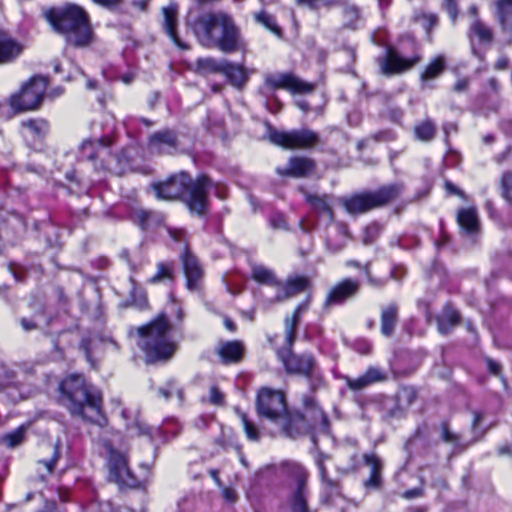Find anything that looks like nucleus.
Returning <instances> with one entry per match:
<instances>
[{
	"label": "nucleus",
	"mask_w": 512,
	"mask_h": 512,
	"mask_svg": "<svg viewBox=\"0 0 512 512\" xmlns=\"http://www.w3.org/2000/svg\"><path fill=\"white\" fill-rule=\"evenodd\" d=\"M306 199L318 214L327 218L328 223L334 221V214L328 196L307 195Z\"/></svg>",
	"instance_id": "31"
},
{
	"label": "nucleus",
	"mask_w": 512,
	"mask_h": 512,
	"mask_svg": "<svg viewBox=\"0 0 512 512\" xmlns=\"http://www.w3.org/2000/svg\"><path fill=\"white\" fill-rule=\"evenodd\" d=\"M508 66V59L505 56H500L495 62V68L498 70H503Z\"/></svg>",
	"instance_id": "61"
},
{
	"label": "nucleus",
	"mask_w": 512,
	"mask_h": 512,
	"mask_svg": "<svg viewBox=\"0 0 512 512\" xmlns=\"http://www.w3.org/2000/svg\"><path fill=\"white\" fill-rule=\"evenodd\" d=\"M184 273L187 279L189 290H196L203 276V270L197 258L189 251H185L182 256Z\"/></svg>",
	"instance_id": "17"
},
{
	"label": "nucleus",
	"mask_w": 512,
	"mask_h": 512,
	"mask_svg": "<svg viewBox=\"0 0 512 512\" xmlns=\"http://www.w3.org/2000/svg\"><path fill=\"white\" fill-rule=\"evenodd\" d=\"M360 283L352 279H344L337 283L329 291L324 305L326 307L343 303L345 300L355 296L359 291Z\"/></svg>",
	"instance_id": "15"
},
{
	"label": "nucleus",
	"mask_w": 512,
	"mask_h": 512,
	"mask_svg": "<svg viewBox=\"0 0 512 512\" xmlns=\"http://www.w3.org/2000/svg\"><path fill=\"white\" fill-rule=\"evenodd\" d=\"M445 6H446V10H447L449 16L454 21L457 17V9H456L455 0H445Z\"/></svg>",
	"instance_id": "57"
},
{
	"label": "nucleus",
	"mask_w": 512,
	"mask_h": 512,
	"mask_svg": "<svg viewBox=\"0 0 512 512\" xmlns=\"http://www.w3.org/2000/svg\"><path fill=\"white\" fill-rule=\"evenodd\" d=\"M110 141L106 138L99 140L86 139L80 145V153L82 158L94 161L97 157L98 148L109 147Z\"/></svg>",
	"instance_id": "32"
},
{
	"label": "nucleus",
	"mask_w": 512,
	"mask_h": 512,
	"mask_svg": "<svg viewBox=\"0 0 512 512\" xmlns=\"http://www.w3.org/2000/svg\"><path fill=\"white\" fill-rule=\"evenodd\" d=\"M171 328L163 314L148 325L138 328V346L145 352L147 362L168 360L173 356L177 345L169 334Z\"/></svg>",
	"instance_id": "5"
},
{
	"label": "nucleus",
	"mask_w": 512,
	"mask_h": 512,
	"mask_svg": "<svg viewBox=\"0 0 512 512\" xmlns=\"http://www.w3.org/2000/svg\"><path fill=\"white\" fill-rule=\"evenodd\" d=\"M307 303H302L297 306L291 317H286L284 320L285 339L289 346L293 345L295 341V330L300 321V315L307 309Z\"/></svg>",
	"instance_id": "30"
},
{
	"label": "nucleus",
	"mask_w": 512,
	"mask_h": 512,
	"mask_svg": "<svg viewBox=\"0 0 512 512\" xmlns=\"http://www.w3.org/2000/svg\"><path fill=\"white\" fill-rule=\"evenodd\" d=\"M319 470H320L321 481H322L323 485H325L327 488H330L331 490L336 489L337 483L334 480L329 479L327 477L326 470H325V467L323 464H319Z\"/></svg>",
	"instance_id": "52"
},
{
	"label": "nucleus",
	"mask_w": 512,
	"mask_h": 512,
	"mask_svg": "<svg viewBox=\"0 0 512 512\" xmlns=\"http://www.w3.org/2000/svg\"><path fill=\"white\" fill-rule=\"evenodd\" d=\"M270 141L285 149H308L318 143V135L308 129L282 132L273 130L269 133Z\"/></svg>",
	"instance_id": "9"
},
{
	"label": "nucleus",
	"mask_w": 512,
	"mask_h": 512,
	"mask_svg": "<svg viewBox=\"0 0 512 512\" xmlns=\"http://www.w3.org/2000/svg\"><path fill=\"white\" fill-rule=\"evenodd\" d=\"M130 281L132 284L131 297L133 302L137 307L142 308L146 305L145 294L140 288L136 286V283L132 278H130Z\"/></svg>",
	"instance_id": "49"
},
{
	"label": "nucleus",
	"mask_w": 512,
	"mask_h": 512,
	"mask_svg": "<svg viewBox=\"0 0 512 512\" xmlns=\"http://www.w3.org/2000/svg\"><path fill=\"white\" fill-rule=\"evenodd\" d=\"M457 222L467 234L477 232L479 227L477 212L474 208H464L458 211Z\"/></svg>",
	"instance_id": "26"
},
{
	"label": "nucleus",
	"mask_w": 512,
	"mask_h": 512,
	"mask_svg": "<svg viewBox=\"0 0 512 512\" xmlns=\"http://www.w3.org/2000/svg\"><path fill=\"white\" fill-rule=\"evenodd\" d=\"M287 471L297 482V488L292 498V510L294 512H310L306 500L307 471L298 463L287 464Z\"/></svg>",
	"instance_id": "13"
},
{
	"label": "nucleus",
	"mask_w": 512,
	"mask_h": 512,
	"mask_svg": "<svg viewBox=\"0 0 512 512\" xmlns=\"http://www.w3.org/2000/svg\"><path fill=\"white\" fill-rule=\"evenodd\" d=\"M244 347L239 341H226L218 346V354L225 364L236 363L241 360Z\"/></svg>",
	"instance_id": "23"
},
{
	"label": "nucleus",
	"mask_w": 512,
	"mask_h": 512,
	"mask_svg": "<svg viewBox=\"0 0 512 512\" xmlns=\"http://www.w3.org/2000/svg\"><path fill=\"white\" fill-rule=\"evenodd\" d=\"M308 283V279L305 277H296L290 279L284 288V295H277L276 299L280 301L286 298L293 297L296 294L304 291L307 288Z\"/></svg>",
	"instance_id": "35"
},
{
	"label": "nucleus",
	"mask_w": 512,
	"mask_h": 512,
	"mask_svg": "<svg viewBox=\"0 0 512 512\" xmlns=\"http://www.w3.org/2000/svg\"><path fill=\"white\" fill-rule=\"evenodd\" d=\"M401 191V184H391L374 192H363L344 197L341 199V203L349 214L358 215L387 204L396 198Z\"/></svg>",
	"instance_id": "6"
},
{
	"label": "nucleus",
	"mask_w": 512,
	"mask_h": 512,
	"mask_svg": "<svg viewBox=\"0 0 512 512\" xmlns=\"http://www.w3.org/2000/svg\"><path fill=\"white\" fill-rule=\"evenodd\" d=\"M444 68L445 58L444 56L439 55L428 64L424 72L421 74V80L427 81L434 79L443 72Z\"/></svg>",
	"instance_id": "36"
},
{
	"label": "nucleus",
	"mask_w": 512,
	"mask_h": 512,
	"mask_svg": "<svg viewBox=\"0 0 512 512\" xmlns=\"http://www.w3.org/2000/svg\"><path fill=\"white\" fill-rule=\"evenodd\" d=\"M344 246H345V243H340V244L334 245L331 243V241L329 239L326 240L327 249L333 253L341 251L344 248Z\"/></svg>",
	"instance_id": "59"
},
{
	"label": "nucleus",
	"mask_w": 512,
	"mask_h": 512,
	"mask_svg": "<svg viewBox=\"0 0 512 512\" xmlns=\"http://www.w3.org/2000/svg\"><path fill=\"white\" fill-rule=\"evenodd\" d=\"M226 61L218 62L213 58H203L197 61V67L205 72L223 73Z\"/></svg>",
	"instance_id": "39"
},
{
	"label": "nucleus",
	"mask_w": 512,
	"mask_h": 512,
	"mask_svg": "<svg viewBox=\"0 0 512 512\" xmlns=\"http://www.w3.org/2000/svg\"><path fill=\"white\" fill-rule=\"evenodd\" d=\"M255 21L262 26H264L266 29L271 31L277 36H281V29L277 25L274 17L265 11H260L259 13H256L254 15Z\"/></svg>",
	"instance_id": "37"
},
{
	"label": "nucleus",
	"mask_w": 512,
	"mask_h": 512,
	"mask_svg": "<svg viewBox=\"0 0 512 512\" xmlns=\"http://www.w3.org/2000/svg\"><path fill=\"white\" fill-rule=\"evenodd\" d=\"M22 126L38 137L44 136L49 129L47 121L43 119L27 120L22 123Z\"/></svg>",
	"instance_id": "38"
},
{
	"label": "nucleus",
	"mask_w": 512,
	"mask_h": 512,
	"mask_svg": "<svg viewBox=\"0 0 512 512\" xmlns=\"http://www.w3.org/2000/svg\"><path fill=\"white\" fill-rule=\"evenodd\" d=\"M313 160L306 157H292L286 168H277L281 176L304 177L314 169Z\"/></svg>",
	"instance_id": "19"
},
{
	"label": "nucleus",
	"mask_w": 512,
	"mask_h": 512,
	"mask_svg": "<svg viewBox=\"0 0 512 512\" xmlns=\"http://www.w3.org/2000/svg\"><path fill=\"white\" fill-rule=\"evenodd\" d=\"M120 414L130 436H147L150 439V428L141 421L138 409L122 408Z\"/></svg>",
	"instance_id": "16"
},
{
	"label": "nucleus",
	"mask_w": 512,
	"mask_h": 512,
	"mask_svg": "<svg viewBox=\"0 0 512 512\" xmlns=\"http://www.w3.org/2000/svg\"><path fill=\"white\" fill-rule=\"evenodd\" d=\"M470 81L468 78H460L453 86V90L457 93L465 92L469 87Z\"/></svg>",
	"instance_id": "54"
},
{
	"label": "nucleus",
	"mask_w": 512,
	"mask_h": 512,
	"mask_svg": "<svg viewBox=\"0 0 512 512\" xmlns=\"http://www.w3.org/2000/svg\"><path fill=\"white\" fill-rule=\"evenodd\" d=\"M496 7L502 31L512 36V0H498Z\"/></svg>",
	"instance_id": "27"
},
{
	"label": "nucleus",
	"mask_w": 512,
	"mask_h": 512,
	"mask_svg": "<svg viewBox=\"0 0 512 512\" xmlns=\"http://www.w3.org/2000/svg\"><path fill=\"white\" fill-rule=\"evenodd\" d=\"M209 474H210L211 478L215 481L216 485L219 488L223 486V483H222V481L219 478V474H218L217 470L212 469V470L209 471Z\"/></svg>",
	"instance_id": "62"
},
{
	"label": "nucleus",
	"mask_w": 512,
	"mask_h": 512,
	"mask_svg": "<svg viewBox=\"0 0 512 512\" xmlns=\"http://www.w3.org/2000/svg\"><path fill=\"white\" fill-rule=\"evenodd\" d=\"M99 512H114L112 504L110 502H104L98 505Z\"/></svg>",
	"instance_id": "64"
},
{
	"label": "nucleus",
	"mask_w": 512,
	"mask_h": 512,
	"mask_svg": "<svg viewBox=\"0 0 512 512\" xmlns=\"http://www.w3.org/2000/svg\"><path fill=\"white\" fill-rule=\"evenodd\" d=\"M149 146L152 151L158 153H169L177 146V137L171 130H163L154 133L149 139Z\"/></svg>",
	"instance_id": "20"
},
{
	"label": "nucleus",
	"mask_w": 512,
	"mask_h": 512,
	"mask_svg": "<svg viewBox=\"0 0 512 512\" xmlns=\"http://www.w3.org/2000/svg\"><path fill=\"white\" fill-rule=\"evenodd\" d=\"M101 444L109 454L108 467L110 476L117 483L131 485L132 475L128 468L126 455L122 451L116 450L113 440L102 438Z\"/></svg>",
	"instance_id": "10"
},
{
	"label": "nucleus",
	"mask_w": 512,
	"mask_h": 512,
	"mask_svg": "<svg viewBox=\"0 0 512 512\" xmlns=\"http://www.w3.org/2000/svg\"><path fill=\"white\" fill-rule=\"evenodd\" d=\"M222 489V495L228 502H235L237 500V493L233 488L220 487Z\"/></svg>",
	"instance_id": "55"
},
{
	"label": "nucleus",
	"mask_w": 512,
	"mask_h": 512,
	"mask_svg": "<svg viewBox=\"0 0 512 512\" xmlns=\"http://www.w3.org/2000/svg\"><path fill=\"white\" fill-rule=\"evenodd\" d=\"M364 462L370 468V476L365 481L367 488L378 489L381 487L382 462L375 454L364 455Z\"/></svg>",
	"instance_id": "25"
},
{
	"label": "nucleus",
	"mask_w": 512,
	"mask_h": 512,
	"mask_svg": "<svg viewBox=\"0 0 512 512\" xmlns=\"http://www.w3.org/2000/svg\"><path fill=\"white\" fill-rule=\"evenodd\" d=\"M287 348L279 350L278 356L283 362L285 369L290 374H297L311 377L315 371V361L310 354L296 355L291 353V346L286 342Z\"/></svg>",
	"instance_id": "11"
},
{
	"label": "nucleus",
	"mask_w": 512,
	"mask_h": 512,
	"mask_svg": "<svg viewBox=\"0 0 512 512\" xmlns=\"http://www.w3.org/2000/svg\"><path fill=\"white\" fill-rule=\"evenodd\" d=\"M198 42L207 48H218L223 53L244 51L247 47L233 18L222 11L190 16L187 21Z\"/></svg>",
	"instance_id": "2"
},
{
	"label": "nucleus",
	"mask_w": 512,
	"mask_h": 512,
	"mask_svg": "<svg viewBox=\"0 0 512 512\" xmlns=\"http://www.w3.org/2000/svg\"><path fill=\"white\" fill-rule=\"evenodd\" d=\"M165 30L172 41L181 49H188V47L180 41L176 34L177 25V12L178 7L176 4H170L163 8Z\"/></svg>",
	"instance_id": "22"
},
{
	"label": "nucleus",
	"mask_w": 512,
	"mask_h": 512,
	"mask_svg": "<svg viewBox=\"0 0 512 512\" xmlns=\"http://www.w3.org/2000/svg\"><path fill=\"white\" fill-rule=\"evenodd\" d=\"M59 389L62 401L72 415L104 429L99 438L100 443L102 438H107L114 441L116 450L121 448V445L117 446L120 435L106 429L108 421L102 413L101 395L97 389L87 383L82 375L76 374L67 376L60 383Z\"/></svg>",
	"instance_id": "1"
},
{
	"label": "nucleus",
	"mask_w": 512,
	"mask_h": 512,
	"mask_svg": "<svg viewBox=\"0 0 512 512\" xmlns=\"http://www.w3.org/2000/svg\"><path fill=\"white\" fill-rule=\"evenodd\" d=\"M237 413L241 418L246 436L252 441H257L259 439V432L256 426L247 418L246 414L239 410H237Z\"/></svg>",
	"instance_id": "43"
},
{
	"label": "nucleus",
	"mask_w": 512,
	"mask_h": 512,
	"mask_svg": "<svg viewBox=\"0 0 512 512\" xmlns=\"http://www.w3.org/2000/svg\"><path fill=\"white\" fill-rule=\"evenodd\" d=\"M502 195L506 201L512 202V172H505L501 179Z\"/></svg>",
	"instance_id": "47"
},
{
	"label": "nucleus",
	"mask_w": 512,
	"mask_h": 512,
	"mask_svg": "<svg viewBox=\"0 0 512 512\" xmlns=\"http://www.w3.org/2000/svg\"><path fill=\"white\" fill-rule=\"evenodd\" d=\"M157 268H158L157 273L149 279L150 283H158L165 279L172 278V268L169 264L159 263Z\"/></svg>",
	"instance_id": "44"
},
{
	"label": "nucleus",
	"mask_w": 512,
	"mask_h": 512,
	"mask_svg": "<svg viewBox=\"0 0 512 512\" xmlns=\"http://www.w3.org/2000/svg\"><path fill=\"white\" fill-rule=\"evenodd\" d=\"M435 127L432 122L425 121L415 127L416 137L422 141H429L433 138Z\"/></svg>",
	"instance_id": "41"
},
{
	"label": "nucleus",
	"mask_w": 512,
	"mask_h": 512,
	"mask_svg": "<svg viewBox=\"0 0 512 512\" xmlns=\"http://www.w3.org/2000/svg\"><path fill=\"white\" fill-rule=\"evenodd\" d=\"M468 37L473 43L474 39L483 45H489L494 39L492 29L482 22L479 18H475L470 25Z\"/></svg>",
	"instance_id": "24"
},
{
	"label": "nucleus",
	"mask_w": 512,
	"mask_h": 512,
	"mask_svg": "<svg viewBox=\"0 0 512 512\" xmlns=\"http://www.w3.org/2000/svg\"><path fill=\"white\" fill-rule=\"evenodd\" d=\"M53 29L62 35L67 44L86 47L93 39V33L86 12L78 5L66 4L45 12Z\"/></svg>",
	"instance_id": "4"
},
{
	"label": "nucleus",
	"mask_w": 512,
	"mask_h": 512,
	"mask_svg": "<svg viewBox=\"0 0 512 512\" xmlns=\"http://www.w3.org/2000/svg\"><path fill=\"white\" fill-rule=\"evenodd\" d=\"M487 365H488L489 371L492 374L498 375L500 373L501 366L497 362L493 361L492 359H488L487 360Z\"/></svg>",
	"instance_id": "58"
},
{
	"label": "nucleus",
	"mask_w": 512,
	"mask_h": 512,
	"mask_svg": "<svg viewBox=\"0 0 512 512\" xmlns=\"http://www.w3.org/2000/svg\"><path fill=\"white\" fill-rule=\"evenodd\" d=\"M101 343V340L97 337L83 339L81 342V347L85 352L87 360L93 365L92 354L94 349Z\"/></svg>",
	"instance_id": "48"
},
{
	"label": "nucleus",
	"mask_w": 512,
	"mask_h": 512,
	"mask_svg": "<svg viewBox=\"0 0 512 512\" xmlns=\"http://www.w3.org/2000/svg\"><path fill=\"white\" fill-rule=\"evenodd\" d=\"M341 1L342 0H296L299 5L307 6L313 10H317L322 7H330Z\"/></svg>",
	"instance_id": "46"
},
{
	"label": "nucleus",
	"mask_w": 512,
	"mask_h": 512,
	"mask_svg": "<svg viewBox=\"0 0 512 512\" xmlns=\"http://www.w3.org/2000/svg\"><path fill=\"white\" fill-rule=\"evenodd\" d=\"M344 379L349 389L353 391H360L371 384L384 381L386 379V375L376 367H369L363 375L355 379L348 376Z\"/></svg>",
	"instance_id": "18"
},
{
	"label": "nucleus",
	"mask_w": 512,
	"mask_h": 512,
	"mask_svg": "<svg viewBox=\"0 0 512 512\" xmlns=\"http://www.w3.org/2000/svg\"><path fill=\"white\" fill-rule=\"evenodd\" d=\"M419 60V56L410 59L403 58L396 50L389 48L386 57L380 63V69L386 75L401 73L418 63Z\"/></svg>",
	"instance_id": "14"
},
{
	"label": "nucleus",
	"mask_w": 512,
	"mask_h": 512,
	"mask_svg": "<svg viewBox=\"0 0 512 512\" xmlns=\"http://www.w3.org/2000/svg\"><path fill=\"white\" fill-rule=\"evenodd\" d=\"M251 276L253 280L257 283L272 287H278L280 285L273 271L262 266V265H254L252 266Z\"/></svg>",
	"instance_id": "33"
},
{
	"label": "nucleus",
	"mask_w": 512,
	"mask_h": 512,
	"mask_svg": "<svg viewBox=\"0 0 512 512\" xmlns=\"http://www.w3.org/2000/svg\"><path fill=\"white\" fill-rule=\"evenodd\" d=\"M136 219L138 221L139 226L141 228L145 229L147 226L150 225L152 222L158 221V215H156L152 211H146V210H138L136 212Z\"/></svg>",
	"instance_id": "45"
},
{
	"label": "nucleus",
	"mask_w": 512,
	"mask_h": 512,
	"mask_svg": "<svg viewBox=\"0 0 512 512\" xmlns=\"http://www.w3.org/2000/svg\"><path fill=\"white\" fill-rule=\"evenodd\" d=\"M210 180L201 175L196 181H192L188 174L181 172L170 177L164 182L152 185L155 195L161 200H175L184 197L189 210L198 215H203L208 206L207 190Z\"/></svg>",
	"instance_id": "3"
},
{
	"label": "nucleus",
	"mask_w": 512,
	"mask_h": 512,
	"mask_svg": "<svg viewBox=\"0 0 512 512\" xmlns=\"http://www.w3.org/2000/svg\"><path fill=\"white\" fill-rule=\"evenodd\" d=\"M210 402L216 405L223 403L222 393L214 386L210 389Z\"/></svg>",
	"instance_id": "53"
},
{
	"label": "nucleus",
	"mask_w": 512,
	"mask_h": 512,
	"mask_svg": "<svg viewBox=\"0 0 512 512\" xmlns=\"http://www.w3.org/2000/svg\"><path fill=\"white\" fill-rule=\"evenodd\" d=\"M401 398H405L408 402H412L415 397V392L412 389H403L400 393Z\"/></svg>",
	"instance_id": "60"
},
{
	"label": "nucleus",
	"mask_w": 512,
	"mask_h": 512,
	"mask_svg": "<svg viewBox=\"0 0 512 512\" xmlns=\"http://www.w3.org/2000/svg\"><path fill=\"white\" fill-rule=\"evenodd\" d=\"M442 440L446 443H450L456 445L459 441V436L457 434L452 433L446 424L442 425Z\"/></svg>",
	"instance_id": "50"
},
{
	"label": "nucleus",
	"mask_w": 512,
	"mask_h": 512,
	"mask_svg": "<svg viewBox=\"0 0 512 512\" xmlns=\"http://www.w3.org/2000/svg\"><path fill=\"white\" fill-rule=\"evenodd\" d=\"M265 83L274 89H285L293 94H308L314 90L312 84L289 73L269 74L265 77Z\"/></svg>",
	"instance_id": "12"
},
{
	"label": "nucleus",
	"mask_w": 512,
	"mask_h": 512,
	"mask_svg": "<svg viewBox=\"0 0 512 512\" xmlns=\"http://www.w3.org/2000/svg\"><path fill=\"white\" fill-rule=\"evenodd\" d=\"M223 74L237 88H242L248 80L247 73L242 65H236L228 61H226Z\"/></svg>",
	"instance_id": "29"
},
{
	"label": "nucleus",
	"mask_w": 512,
	"mask_h": 512,
	"mask_svg": "<svg viewBox=\"0 0 512 512\" xmlns=\"http://www.w3.org/2000/svg\"><path fill=\"white\" fill-rule=\"evenodd\" d=\"M380 227L377 224H371L366 227L364 231L363 242L365 244H369L372 242L373 238L379 233Z\"/></svg>",
	"instance_id": "51"
},
{
	"label": "nucleus",
	"mask_w": 512,
	"mask_h": 512,
	"mask_svg": "<svg viewBox=\"0 0 512 512\" xmlns=\"http://www.w3.org/2000/svg\"><path fill=\"white\" fill-rule=\"evenodd\" d=\"M25 427L20 426L16 430L3 436V443L10 448L16 447L23 442Z\"/></svg>",
	"instance_id": "40"
},
{
	"label": "nucleus",
	"mask_w": 512,
	"mask_h": 512,
	"mask_svg": "<svg viewBox=\"0 0 512 512\" xmlns=\"http://www.w3.org/2000/svg\"><path fill=\"white\" fill-rule=\"evenodd\" d=\"M257 411L261 417L277 424L290 435V418L282 391L262 388L257 396Z\"/></svg>",
	"instance_id": "7"
},
{
	"label": "nucleus",
	"mask_w": 512,
	"mask_h": 512,
	"mask_svg": "<svg viewBox=\"0 0 512 512\" xmlns=\"http://www.w3.org/2000/svg\"><path fill=\"white\" fill-rule=\"evenodd\" d=\"M21 325H22L23 329L26 330V331L33 330L36 327L34 322H32L30 320H27V319H22L21 320Z\"/></svg>",
	"instance_id": "63"
},
{
	"label": "nucleus",
	"mask_w": 512,
	"mask_h": 512,
	"mask_svg": "<svg viewBox=\"0 0 512 512\" xmlns=\"http://www.w3.org/2000/svg\"><path fill=\"white\" fill-rule=\"evenodd\" d=\"M46 87L47 81L44 77H33L22 87L20 93L11 96V107L16 111L36 109L41 103Z\"/></svg>",
	"instance_id": "8"
},
{
	"label": "nucleus",
	"mask_w": 512,
	"mask_h": 512,
	"mask_svg": "<svg viewBox=\"0 0 512 512\" xmlns=\"http://www.w3.org/2000/svg\"><path fill=\"white\" fill-rule=\"evenodd\" d=\"M23 49L20 42L0 33V65L14 61L23 52Z\"/></svg>",
	"instance_id": "21"
},
{
	"label": "nucleus",
	"mask_w": 512,
	"mask_h": 512,
	"mask_svg": "<svg viewBox=\"0 0 512 512\" xmlns=\"http://www.w3.org/2000/svg\"><path fill=\"white\" fill-rule=\"evenodd\" d=\"M319 418L320 422H321V426H322V429L324 431H327L328 430V427H329V422H328V418L327 416L323 413L322 410L320 409H317L315 407V421Z\"/></svg>",
	"instance_id": "56"
},
{
	"label": "nucleus",
	"mask_w": 512,
	"mask_h": 512,
	"mask_svg": "<svg viewBox=\"0 0 512 512\" xmlns=\"http://www.w3.org/2000/svg\"><path fill=\"white\" fill-rule=\"evenodd\" d=\"M459 322V314L451 307H446L441 315L437 317L438 330L442 334H446L450 329Z\"/></svg>",
	"instance_id": "34"
},
{
	"label": "nucleus",
	"mask_w": 512,
	"mask_h": 512,
	"mask_svg": "<svg viewBox=\"0 0 512 512\" xmlns=\"http://www.w3.org/2000/svg\"><path fill=\"white\" fill-rule=\"evenodd\" d=\"M398 320V307L390 304L381 311V333L389 337L392 335Z\"/></svg>",
	"instance_id": "28"
},
{
	"label": "nucleus",
	"mask_w": 512,
	"mask_h": 512,
	"mask_svg": "<svg viewBox=\"0 0 512 512\" xmlns=\"http://www.w3.org/2000/svg\"><path fill=\"white\" fill-rule=\"evenodd\" d=\"M52 448V456L49 459L39 460L38 465H42L47 474H50L54 470V465L59 458V449H60V440H58L55 444L51 446Z\"/></svg>",
	"instance_id": "42"
}]
</instances>
